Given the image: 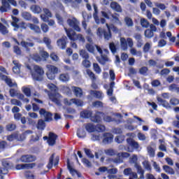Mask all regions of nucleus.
Wrapping results in <instances>:
<instances>
[{
  "mask_svg": "<svg viewBox=\"0 0 179 179\" xmlns=\"http://www.w3.org/2000/svg\"><path fill=\"white\" fill-rule=\"evenodd\" d=\"M30 10L33 13H36L37 15H39V13H41L43 12V9H41V7L37 5H32L30 7Z\"/></svg>",
  "mask_w": 179,
  "mask_h": 179,
  "instance_id": "26",
  "label": "nucleus"
},
{
  "mask_svg": "<svg viewBox=\"0 0 179 179\" xmlns=\"http://www.w3.org/2000/svg\"><path fill=\"white\" fill-rule=\"evenodd\" d=\"M36 128L41 131H44L45 129V121L43 120V119L38 120L36 124Z\"/></svg>",
  "mask_w": 179,
  "mask_h": 179,
  "instance_id": "25",
  "label": "nucleus"
},
{
  "mask_svg": "<svg viewBox=\"0 0 179 179\" xmlns=\"http://www.w3.org/2000/svg\"><path fill=\"white\" fill-rule=\"evenodd\" d=\"M13 64L15 65V66L13 68V71L14 72V73H20V68H21V65L19 63V62L17 61H13Z\"/></svg>",
  "mask_w": 179,
  "mask_h": 179,
  "instance_id": "29",
  "label": "nucleus"
},
{
  "mask_svg": "<svg viewBox=\"0 0 179 179\" xmlns=\"http://www.w3.org/2000/svg\"><path fill=\"white\" fill-rule=\"evenodd\" d=\"M178 89V86L176 84H171L169 87V90H170V92H173L175 93H177Z\"/></svg>",
  "mask_w": 179,
  "mask_h": 179,
  "instance_id": "61",
  "label": "nucleus"
},
{
  "mask_svg": "<svg viewBox=\"0 0 179 179\" xmlns=\"http://www.w3.org/2000/svg\"><path fill=\"white\" fill-rule=\"evenodd\" d=\"M67 23L70 27H72V29H74L76 31H80V27H79V22L76 18L73 17L72 19L69 18L67 20Z\"/></svg>",
  "mask_w": 179,
  "mask_h": 179,
  "instance_id": "10",
  "label": "nucleus"
},
{
  "mask_svg": "<svg viewBox=\"0 0 179 179\" xmlns=\"http://www.w3.org/2000/svg\"><path fill=\"white\" fill-rule=\"evenodd\" d=\"M144 169H145V170H148L149 171H150V170H152V166H150V164H149V162L148 161H144L142 163Z\"/></svg>",
  "mask_w": 179,
  "mask_h": 179,
  "instance_id": "62",
  "label": "nucleus"
},
{
  "mask_svg": "<svg viewBox=\"0 0 179 179\" xmlns=\"http://www.w3.org/2000/svg\"><path fill=\"white\" fill-rule=\"evenodd\" d=\"M141 24L142 26V27H144L145 29H148V27H149V21H148V20L145 19V18H142L141 20Z\"/></svg>",
  "mask_w": 179,
  "mask_h": 179,
  "instance_id": "52",
  "label": "nucleus"
},
{
  "mask_svg": "<svg viewBox=\"0 0 179 179\" xmlns=\"http://www.w3.org/2000/svg\"><path fill=\"white\" fill-rule=\"evenodd\" d=\"M20 45H22V47H24V48L27 49V51H30V49L29 48V47H34V43H33V42H26L24 41H22L20 43Z\"/></svg>",
  "mask_w": 179,
  "mask_h": 179,
  "instance_id": "32",
  "label": "nucleus"
},
{
  "mask_svg": "<svg viewBox=\"0 0 179 179\" xmlns=\"http://www.w3.org/2000/svg\"><path fill=\"white\" fill-rule=\"evenodd\" d=\"M22 138H23V136H20L17 133H13L7 136V141L9 142H13V141H22Z\"/></svg>",
  "mask_w": 179,
  "mask_h": 179,
  "instance_id": "16",
  "label": "nucleus"
},
{
  "mask_svg": "<svg viewBox=\"0 0 179 179\" xmlns=\"http://www.w3.org/2000/svg\"><path fill=\"white\" fill-rule=\"evenodd\" d=\"M93 6L94 11L93 13V17L95 20V23H96V24H100V19L99 18V15H97L99 13V9L97 8V6L96 4H94Z\"/></svg>",
  "mask_w": 179,
  "mask_h": 179,
  "instance_id": "22",
  "label": "nucleus"
},
{
  "mask_svg": "<svg viewBox=\"0 0 179 179\" xmlns=\"http://www.w3.org/2000/svg\"><path fill=\"white\" fill-rule=\"evenodd\" d=\"M124 23L127 27H134V20L129 17H124Z\"/></svg>",
  "mask_w": 179,
  "mask_h": 179,
  "instance_id": "37",
  "label": "nucleus"
},
{
  "mask_svg": "<svg viewBox=\"0 0 179 179\" xmlns=\"http://www.w3.org/2000/svg\"><path fill=\"white\" fill-rule=\"evenodd\" d=\"M71 89H72L75 96H76L77 97H79L80 99V97H82V96H83V90H82L80 87H72Z\"/></svg>",
  "mask_w": 179,
  "mask_h": 179,
  "instance_id": "19",
  "label": "nucleus"
},
{
  "mask_svg": "<svg viewBox=\"0 0 179 179\" xmlns=\"http://www.w3.org/2000/svg\"><path fill=\"white\" fill-rule=\"evenodd\" d=\"M104 153L106 155V156H115L117 155V150L109 148L104 150Z\"/></svg>",
  "mask_w": 179,
  "mask_h": 179,
  "instance_id": "39",
  "label": "nucleus"
},
{
  "mask_svg": "<svg viewBox=\"0 0 179 179\" xmlns=\"http://www.w3.org/2000/svg\"><path fill=\"white\" fill-rule=\"evenodd\" d=\"M110 162H113V163H115V164H118L120 163H122V159L121 158V156L117 155V157L114 159H110Z\"/></svg>",
  "mask_w": 179,
  "mask_h": 179,
  "instance_id": "48",
  "label": "nucleus"
},
{
  "mask_svg": "<svg viewBox=\"0 0 179 179\" xmlns=\"http://www.w3.org/2000/svg\"><path fill=\"white\" fill-rule=\"evenodd\" d=\"M39 114L41 117H43L44 121L45 122H50L52 120V113H50L49 111H47L44 108H41L39 110Z\"/></svg>",
  "mask_w": 179,
  "mask_h": 179,
  "instance_id": "8",
  "label": "nucleus"
},
{
  "mask_svg": "<svg viewBox=\"0 0 179 179\" xmlns=\"http://www.w3.org/2000/svg\"><path fill=\"white\" fill-rule=\"evenodd\" d=\"M1 3L2 6L0 8L1 12H7L8 9H10V4H9L8 0H2Z\"/></svg>",
  "mask_w": 179,
  "mask_h": 179,
  "instance_id": "21",
  "label": "nucleus"
},
{
  "mask_svg": "<svg viewBox=\"0 0 179 179\" xmlns=\"http://www.w3.org/2000/svg\"><path fill=\"white\" fill-rule=\"evenodd\" d=\"M124 141H125V136L120 135L115 138V142L117 143H122Z\"/></svg>",
  "mask_w": 179,
  "mask_h": 179,
  "instance_id": "51",
  "label": "nucleus"
},
{
  "mask_svg": "<svg viewBox=\"0 0 179 179\" xmlns=\"http://www.w3.org/2000/svg\"><path fill=\"white\" fill-rule=\"evenodd\" d=\"M95 131L96 132H103V131H106V127L102 124H97L95 126Z\"/></svg>",
  "mask_w": 179,
  "mask_h": 179,
  "instance_id": "55",
  "label": "nucleus"
},
{
  "mask_svg": "<svg viewBox=\"0 0 179 179\" xmlns=\"http://www.w3.org/2000/svg\"><path fill=\"white\" fill-rule=\"evenodd\" d=\"M79 55H80V57H81V58H83V59H90L89 52H87V51H86V50H83V49L80 50Z\"/></svg>",
  "mask_w": 179,
  "mask_h": 179,
  "instance_id": "30",
  "label": "nucleus"
},
{
  "mask_svg": "<svg viewBox=\"0 0 179 179\" xmlns=\"http://www.w3.org/2000/svg\"><path fill=\"white\" fill-rule=\"evenodd\" d=\"M85 48L90 54H94L96 52V45L94 43H86Z\"/></svg>",
  "mask_w": 179,
  "mask_h": 179,
  "instance_id": "20",
  "label": "nucleus"
},
{
  "mask_svg": "<svg viewBox=\"0 0 179 179\" xmlns=\"http://www.w3.org/2000/svg\"><path fill=\"white\" fill-rule=\"evenodd\" d=\"M120 46L122 51H127L128 50V43H127V39L125 38H120Z\"/></svg>",
  "mask_w": 179,
  "mask_h": 179,
  "instance_id": "31",
  "label": "nucleus"
},
{
  "mask_svg": "<svg viewBox=\"0 0 179 179\" xmlns=\"http://www.w3.org/2000/svg\"><path fill=\"white\" fill-rule=\"evenodd\" d=\"M46 68L48 69L46 73L47 78L50 80H54L55 79V73H58V68L51 64H48Z\"/></svg>",
  "mask_w": 179,
  "mask_h": 179,
  "instance_id": "5",
  "label": "nucleus"
},
{
  "mask_svg": "<svg viewBox=\"0 0 179 179\" xmlns=\"http://www.w3.org/2000/svg\"><path fill=\"white\" fill-rule=\"evenodd\" d=\"M101 138V137L100 136V134L97 133V134H92L91 139L92 141H100Z\"/></svg>",
  "mask_w": 179,
  "mask_h": 179,
  "instance_id": "64",
  "label": "nucleus"
},
{
  "mask_svg": "<svg viewBox=\"0 0 179 179\" xmlns=\"http://www.w3.org/2000/svg\"><path fill=\"white\" fill-rule=\"evenodd\" d=\"M64 30L69 38L72 41H77V40H79L81 43H85V37H83L82 34H76L73 30L67 29L66 27H64Z\"/></svg>",
  "mask_w": 179,
  "mask_h": 179,
  "instance_id": "2",
  "label": "nucleus"
},
{
  "mask_svg": "<svg viewBox=\"0 0 179 179\" xmlns=\"http://www.w3.org/2000/svg\"><path fill=\"white\" fill-rule=\"evenodd\" d=\"M86 72L87 75H88L92 82H94V80H96V75H94V73L90 71V69H87Z\"/></svg>",
  "mask_w": 179,
  "mask_h": 179,
  "instance_id": "49",
  "label": "nucleus"
},
{
  "mask_svg": "<svg viewBox=\"0 0 179 179\" xmlns=\"http://www.w3.org/2000/svg\"><path fill=\"white\" fill-rule=\"evenodd\" d=\"M69 74L68 73H62L59 76V80L60 82H63L64 83H66V82H69Z\"/></svg>",
  "mask_w": 179,
  "mask_h": 179,
  "instance_id": "27",
  "label": "nucleus"
},
{
  "mask_svg": "<svg viewBox=\"0 0 179 179\" xmlns=\"http://www.w3.org/2000/svg\"><path fill=\"white\" fill-rule=\"evenodd\" d=\"M156 143L152 142L147 146V152L150 157H155L156 156Z\"/></svg>",
  "mask_w": 179,
  "mask_h": 179,
  "instance_id": "11",
  "label": "nucleus"
},
{
  "mask_svg": "<svg viewBox=\"0 0 179 179\" xmlns=\"http://www.w3.org/2000/svg\"><path fill=\"white\" fill-rule=\"evenodd\" d=\"M22 16L25 20H30L31 19V14H30L29 12H23L22 13Z\"/></svg>",
  "mask_w": 179,
  "mask_h": 179,
  "instance_id": "54",
  "label": "nucleus"
},
{
  "mask_svg": "<svg viewBox=\"0 0 179 179\" xmlns=\"http://www.w3.org/2000/svg\"><path fill=\"white\" fill-rule=\"evenodd\" d=\"M109 48L112 53H117V45H115V43H114V42L109 43Z\"/></svg>",
  "mask_w": 179,
  "mask_h": 179,
  "instance_id": "50",
  "label": "nucleus"
},
{
  "mask_svg": "<svg viewBox=\"0 0 179 179\" xmlns=\"http://www.w3.org/2000/svg\"><path fill=\"white\" fill-rule=\"evenodd\" d=\"M20 162H22V163H31L33 162H35L36 157L31 155H22L20 157Z\"/></svg>",
  "mask_w": 179,
  "mask_h": 179,
  "instance_id": "13",
  "label": "nucleus"
},
{
  "mask_svg": "<svg viewBox=\"0 0 179 179\" xmlns=\"http://www.w3.org/2000/svg\"><path fill=\"white\" fill-rule=\"evenodd\" d=\"M48 88L52 92V93H50L48 90H45V92L48 93L49 96L50 100H51L57 106H60L61 99L62 98V96H61V94H59V93L58 92V87H57V85L52 83H49L48 84Z\"/></svg>",
  "mask_w": 179,
  "mask_h": 179,
  "instance_id": "1",
  "label": "nucleus"
},
{
  "mask_svg": "<svg viewBox=\"0 0 179 179\" xmlns=\"http://www.w3.org/2000/svg\"><path fill=\"white\" fill-rule=\"evenodd\" d=\"M82 65L84 68H90V61L89 59H84L82 62Z\"/></svg>",
  "mask_w": 179,
  "mask_h": 179,
  "instance_id": "60",
  "label": "nucleus"
},
{
  "mask_svg": "<svg viewBox=\"0 0 179 179\" xmlns=\"http://www.w3.org/2000/svg\"><path fill=\"white\" fill-rule=\"evenodd\" d=\"M84 152L87 157H90V159H94V155L92 153V151L90 149L84 148Z\"/></svg>",
  "mask_w": 179,
  "mask_h": 179,
  "instance_id": "59",
  "label": "nucleus"
},
{
  "mask_svg": "<svg viewBox=\"0 0 179 179\" xmlns=\"http://www.w3.org/2000/svg\"><path fill=\"white\" fill-rule=\"evenodd\" d=\"M130 53L131 55H136L137 57H142V52L141 50L138 51L135 48H131Z\"/></svg>",
  "mask_w": 179,
  "mask_h": 179,
  "instance_id": "45",
  "label": "nucleus"
},
{
  "mask_svg": "<svg viewBox=\"0 0 179 179\" xmlns=\"http://www.w3.org/2000/svg\"><path fill=\"white\" fill-rule=\"evenodd\" d=\"M6 131H15L16 129V124L15 123H9L6 126Z\"/></svg>",
  "mask_w": 179,
  "mask_h": 179,
  "instance_id": "46",
  "label": "nucleus"
},
{
  "mask_svg": "<svg viewBox=\"0 0 179 179\" xmlns=\"http://www.w3.org/2000/svg\"><path fill=\"white\" fill-rule=\"evenodd\" d=\"M41 29L43 33H48V31L50 30V27L45 23L41 24Z\"/></svg>",
  "mask_w": 179,
  "mask_h": 179,
  "instance_id": "58",
  "label": "nucleus"
},
{
  "mask_svg": "<svg viewBox=\"0 0 179 179\" xmlns=\"http://www.w3.org/2000/svg\"><path fill=\"white\" fill-rule=\"evenodd\" d=\"M2 167H0V174H8L10 169V162L8 159H2Z\"/></svg>",
  "mask_w": 179,
  "mask_h": 179,
  "instance_id": "7",
  "label": "nucleus"
},
{
  "mask_svg": "<svg viewBox=\"0 0 179 179\" xmlns=\"http://www.w3.org/2000/svg\"><path fill=\"white\" fill-rule=\"evenodd\" d=\"M92 114L91 110H83L80 113V117H82V118H90Z\"/></svg>",
  "mask_w": 179,
  "mask_h": 179,
  "instance_id": "38",
  "label": "nucleus"
},
{
  "mask_svg": "<svg viewBox=\"0 0 179 179\" xmlns=\"http://www.w3.org/2000/svg\"><path fill=\"white\" fill-rule=\"evenodd\" d=\"M157 100L159 104V106H163V107H165V108H170V104L169 103V102H167V101L164 100L163 99H162V97H157Z\"/></svg>",
  "mask_w": 179,
  "mask_h": 179,
  "instance_id": "23",
  "label": "nucleus"
},
{
  "mask_svg": "<svg viewBox=\"0 0 179 179\" xmlns=\"http://www.w3.org/2000/svg\"><path fill=\"white\" fill-rule=\"evenodd\" d=\"M22 92L27 97H30L31 96V91L29 87H22Z\"/></svg>",
  "mask_w": 179,
  "mask_h": 179,
  "instance_id": "57",
  "label": "nucleus"
},
{
  "mask_svg": "<svg viewBox=\"0 0 179 179\" xmlns=\"http://www.w3.org/2000/svg\"><path fill=\"white\" fill-rule=\"evenodd\" d=\"M118 149L119 150H126L127 152H134V149L129 147L126 148V146L124 145H120L118 147Z\"/></svg>",
  "mask_w": 179,
  "mask_h": 179,
  "instance_id": "53",
  "label": "nucleus"
},
{
  "mask_svg": "<svg viewBox=\"0 0 179 179\" xmlns=\"http://www.w3.org/2000/svg\"><path fill=\"white\" fill-rule=\"evenodd\" d=\"M82 15L84 20H89L90 19H92V14H87L86 11H83Z\"/></svg>",
  "mask_w": 179,
  "mask_h": 179,
  "instance_id": "63",
  "label": "nucleus"
},
{
  "mask_svg": "<svg viewBox=\"0 0 179 179\" xmlns=\"http://www.w3.org/2000/svg\"><path fill=\"white\" fill-rule=\"evenodd\" d=\"M110 8L115 10L116 12L121 13L122 12V9L121 8V6L118 4V3L113 1L110 3Z\"/></svg>",
  "mask_w": 179,
  "mask_h": 179,
  "instance_id": "28",
  "label": "nucleus"
},
{
  "mask_svg": "<svg viewBox=\"0 0 179 179\" xmlns=\"http://www.w3.org/2000/svg\"><path fill=\"white\" fill-rule=\"evenodd\" d=\"M104 113L101 112H96V114L91 117L92 122H100L101 121V117H103Z\"/></svg>",
  "mask_w": 179,
  "mask_h": 179,
  "instance_id": "18",
  "label": "nucleus"
},
{
  "mask_svg": "<svg viewBox=\"0 0 179 179\" xmlns=\"http://www.w3.org/2000/svg\"><path fill=\"white\" fill-rule=\"evenodd\" d=\"M144 34H145V37H146L147 38H152V37L155 36V34L153 33V31L152 30H150L149 29L145 31Z\"/></svg>",
  "mask_w": 179,
  "mask_h": 179,
  "instance_id": "47",
  "label": "nucleus"
},
{
  "mask_svg": "<svg viewBox=\"0 0 179 179\" xmlns=\"http://www.w3.org/2000/svg\"><path fill=\"white\" fill-rule=\"evenodd\" d=\"M127 142L128 145H130L131 148H132L133 149H136V150H139V149H141L139 143H138L137 141H135V140H134L133 138H127Z\"/></svg>",
  "mask_w": 179,
  "mask_h": 179,
  "instance_id": "15",
  "label": "nucleus"
},
{
  "mask_svg": "<svg viewBox=\"0 0 179 179\" xmlns=\"http://www.w3.org/2000/svg\"><path fill=\"white\" fill-rule=\"evenodd\" d=\"M90 94L92 96H94L96 99H99V100L103 99V92L100 91H94V90H90Z\"/></svg>",
  "mask_w": 179,
  "mask_h": 179,
  "instance_id": "24",
  "label": "nucleus"
},
{
  "mask_svg": "<svg viewBox=\"0 0 179 179\" xmlns=\"http://www.w3.org/2000/svg\"><path fill=\"white\" fill-rule=\"evenodd\" d=\"M67 167H68L71 174H72L73 176H75L76 174H77L78 177L80 178V173H78V171L76 170H75L73 168H72V166L69 164V162H68V164H67Z\"/></svg>",
  "mask_w": 179,
  "mask_h": 179,
  "instance_id": "43",
  "label": "nucleus"
},
{
  "mask_svg": "<svg viewBox=\"0 0 179 179\" xmlns=\"http://www.w3.org/2000/svg\"><path fill=\"white\" fill-rule=\"evenodd\" d=\"M19 29H21V30H26L27 29V24H26L24 22H20L17 24V27L14 28V31H17Z\"/></svg>",
  "mask_w": 179,
  "mask_h": 179,
  "instance_id": "35",
  "label": "nucleus"
},
{
  "mask_svg": "<svg viewBox=\"0 0 179 179\" xmlns=\"http://www.w3.org/2000/svg\"><path fill=\"white\" fill-rule=\"evenodd\" d=\"M0 32L3 36H6V34L9 33V30H8V28H6L2 22H0Z\"/></svg>",
  "mask_w": 179,
  "mask_h": 179,
  "instance_id": "40",
  "label": "nucleus"
},
{
  "mask_svg": "<svg viewBox=\"0 0 179 179\" xmlns=\"http://www.w3.org/2000/svg\"><path fill=\"white\" fill-rule=\"evenodd\" d=\"M0 78L1 80H4L6 85H8V86H9L10 87H16V86H17V84H16V83L12 82V79H10V78L2 74L1 73H0Z\"/></svg>",
  "mask_w": 179,
  "mask_h": 179,
  "instance_id": "12",
  "label": "nucleus"
},
{
  "mask_svg": "<svg viewBox=\"0 0 179 179\" xmlns=\"http://www.w3.org/2000/svg\"><path fill=\"white\" fill-rule=\"evenodd\" d=\"M163 170L165 171V173H167V174H175L174 169L167 165L163 166Z\"/></svg>",
  "mask_w": 179,
  "mask_h": 179,
  "instance_id": "42",
  "label": "nucleus"
},
{
  "mask_svg": "<svg viewBox=\"0 0 179 179\" xmlns=\"http://www.w3.org/2000/svg\"><path fill=\"white\" fill-rule=\"evenodd\" d=\"M85 128L86 131L90 133L94 132L96 131L94 125L92 123L85 124Z\"/></svg>",
  "mask_w": 179,
  "mask_h": 179,
  "instance_id": "36",
  "label": "nucleus"
},
{
  "mask_svg": "<svg viewBox=\"0 0 179 179\" xmlns=\"http://www.w3.org/2000/svg\"><path fill=\"white\" fill-rule=\"evenodd\" d=\"M77 136L80 138H86V131L83 129H78L77 130Z\"/></svg>",
  "mask_w": 179,
  "mask_h": 179,
  "instance_id": "41",
  "label": "nucleus"
},
{
  "mask_svg": "<svg viewBox=\"0 0 179 179\" xmlns=\"http://www.w3.org/2000/svg\"><path fill=\"white\" fill-rule=\"evenodd\" d=\"M66 36H63L57 40V45L60 50H65L66 48Z\"/></svg>",
  "mask_w": 179,
  "mask_h": 179,
  "instance_id": "14",
  "label": "nucleus"
},
{
  "mask_svg": "<svg viewBox=\"0 0 179 179\" xmlns=\"http://www.w3.org/2000/svg\"><path fill=\"white\" fill-rule=\"evenodd\" d=\"M12 19H13V22H11L12 27H14V29H16V27H17V25L19 24H17L19 23V18L13 16Z\"/></svg>",
  "mask_w": 179,
  "mask_h": 179,
  "instance_id": "56",
  "label": "nucleus"
},
{
  "mask_svg": "<svg viewBox=\"0 0 179 179\" xmlns=\"http://www.w3.org/2000/svg\"><path fill=\"white\" fill-rule=\"evenodd\" d=\"M71 101L73 102V104H75L77 107H83L84 104L83 101L81 99H72Z\"/></svg>",
  "mask_w": 179,
  "mask_h": 179,
  "instance_id": "44",
  "label": "nucleus"
},
{
  "mask_svg": "<svg viewBox=\"0 0 179 179\" xmlns=\"http://www.w3.org/2000/svg\"><path fill=\"white\" fill-rule=\"evenodd\" d=\"M102 143L103 145H110V143H113V141L114 139V135H113L111 133H104L102 136Z\"/></svg>",
  "mask_w": 179,
  "mask_h": 179,
  "instance_id": "9",
  "label": "nucleus"
},
{
  "mask_svg": "<svg viewBox=\"0 0 179 179\" xmlns=\"http://www.w3.org/2000/svg\"><path fill=\"white\" fill-rule=\"evenodd\" d=\"M110 16L114 23H117V24H122L121 21L120 20V15L118 13L111 14Z\"/></svg>",
  "mask_w": 179,
  "mask_h": 179,
  "instance_id": "34",
  "label": "nucleus"
},
{
  "mask_svg": "<svg viewBox=\"0 0 179 179\" xmlns=\"http://www.w3.org/2000/svg\"><path fill=\"white\" fill-rule=\"evenodd\" d=\"M57 138H58V136L57 134L50 132L49 133V137L48 139V143L50 146H54L56 143Z\"/></svg>",
  "mask_w": 179,
  "mask_h": 179,
  "instance_id": "17",
  "label": "nucleus"
},
{
  "mask_svg": "<svg viewBox=\"0 0 179 179\" xmlns=\"http://www.w3.org/2000/svg\"><path fill=\"white\" fill-rule=\"evenodd\" d=\"M34 70L35 71L36 73H31L33 80L39 81L43 80V76L44 75V70L43 68L38 65H35L34 66Z\"/></svg>",
  "mask_w": 179,
  "mask_h": 179,
  "instance_id": "4",
  "label": "nucleus"
},
{
  "mask_svg": "<svg viewBox=\"0 0 179 179\" xmlns=\"http://www.w3.org/2000/svg\"><path fill=\"white\" fill-rule=\"evenodd\" d=\"M106 27L108 28L107 30L101 27H99L96 30V36H98V37H99L100 38H103V36L104 40L108 41L110 40V38H111V31L110 30V27L108 26V24H106Z\"/></svg>",
  "mask_w": 179,
  "mask_h": 179,
  "instance_id": "3",
  "label": "nucleus"
},
{
  "mask_svg": "<svg viewBox=\"0 0 179 179\" xmlns=\"http://www.w3.org/2000/svg\"><path fill=\"white\" fill-rule=\"evenodd\" d=\"M28 27L31 30H33L35 33H37L38 34H40L41 33V29H40V27L37 25H34V24H28Z\"/></svg>",
  "mask_w": 179,
  "mask_h": 179,
  "instance_id": "33",
  "label": "nucleus"
},
{
  "mask_svg": "<svg viewBox=\"0 0 179 179\" xmlns=\"http://www.w3.org/2000/svg\"><path fill=\"white\" fill-rule=\"evenodd\" d=\"M103 120L106 122H115L116 124H120L121 122V119L122 118V115L120 113H115V117H117L116 118H112L108 115H104Z\"/></svg>",
  "mask_w": 179,
  "mask_h": 179,
  "instance_id": "6",
  "label": "nucleus"
}]
</instances>
